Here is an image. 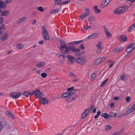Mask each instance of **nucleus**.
Segmentation results:
<instances>
[{"label": "nucleus", "mask_w": 135, "mask_h": 135, "mask_svg": "<svg viewBox=\"0 0 135 135\" xmlns=\"http://www.w3.org/2000/svg\"><path fill=\"white\" fill-rule=\"evenodd\" d=\"M32 92H33V94L36 98H40L43 96L42 94L40 92V90H39L36 89Z\"/></svg>", "instance_id": "423d86ee"}, {"label": "nucleus", "mask_w": 135, "mask_h": 135, "mask_svg": "<svg viewBox=\"0 0 135 135\" xmlns=\"http://www.w3.org/2000/svg\"><path fill=\"white\" fill-rule=\"evenodd\" d=\"M120 78L122 80H123L124 79L125 76L124 75H122L120 76Z\"/></svg>", "instance_id": "338daca9"}, {"label": "nucleus", "mask_w": 135, "mask_h": 135, "mask_svg": "<svg viewBox=\"0 0 135 135\" xmlns=\"http://www.w3.org/2000/svg\"><path fill=\"white\" fill-rule=\"evenodd\" d=\"M42 33H45V32H48L45 28V26L44 25H43L42 26Z\"/></svg>", "instance_id": "a19ab883"}, {"label": "nucleus", "mask_w": 135, "mask_h": 135, "mask_svg": "<svg viewBox=\"0 0 135 135\" xmlns=\"http://www.w3.org/2000/svg\"><path fill=\"white\" fill-rule=\"evenodd\" d=\"M40 103L43 105H46L48 103V100L45 98H42L40 99Z\"/></svg>", "instance_id": "1a4fd4ad"}, {"label": "nucleus", "mask_w": 135, "mask_h": 135, "mask_svg": "<svg viewBox=\"0 0 135 135\" xmlns=\"http://www.w3.org/2000/svg\"><path fill=\"white\" fill-rule=\"evenodd\" d=\"M71 49V51L76 53L80 51V49L75 48V46H72V49Z\"/></svg>", "instance_id": "aec40b11"}, {"label": "nucleus", "mask_w": 135, "mask_h": 135, "mask_svg": "<svg viewBox=\"0 0 135 135\" xmlns=\"http://www.w3.org/2000/svg\"><path fill=\"white\" fill-rule=\"evenodd\" d=\"M96 74L95 73H94L92 74L90 76V79L92 80V79H94L95 77Z\"/></svg>", "instance_id": "c03bdc74"}, {"label": "nucleus", "mask_w": 135, "mask_h": 135, "mask_svg": "<svg viewBox=\"0 0 135 135\" xmlns=\"http://www.w3.org/2000/svg\"><path fill=\"white\" fill-rule=\"evenodd\" d=\"M23 45L21 44H20L17 46V48L18 49H22L23 47Z\"/></svg>", "instance_id": "a18cd8bd"}, {"label": "nucleus", "mask_w": 135, "mask_h": 135, "mask_svg": "<svg viewBox=\"0 0 135 135\" xmlns=\"http://www.w3.org/2000/svg\"><path fill=\"white\" fill-rule=\"evenodd\" d=\"M102 42L101 41L99 42L96 45V47L98 48V49H102V47L101 46Z\"/></svg>", "instance_id": "c756f323"}, {"label": "nucleus", "mask_w": 135, "mask_h": 135, "mask_svg": "<svg viewBox=\"0 0 135 135\" xmlns=\"http://www.w3.org/2000/svg\"><path fill=\"white\" fill-rule=\"evenodd\" d=\"M37 8L38 10L41 12H42L44 11V8L41 6L37 7Z\"/></svg>", "instance_id": "49530a36"}, {"label": "nucleus", "mask_w": 135, "mask_h": 135, "mask_svg": "<svg viewBox=\"0 0 135 135\" xmlns=\"http://www.w3.org/2000/svg\"><path fill=\"white\" fill-rule=\"evenodd\" d=\"M62 51H60V56H59L60 60L62 63L63 62L64 60L65 57V53H63Z\"/></svg>", "instance_id": "9d476101"}, {"label": "nucleus", "mask_w": 135, "mask_h": 135, "mask_svg": "<svg viewBox=\"0 0 135 135\" xmlns=\"http://www.w3.org/2000/svg\"><path fill=\"white\" fill-rule=\"evenodd\" d=\"M111 126L109 125H106L105 128V129H106V130H110L111 129Z\"/></svg>", "instance_id": "de8ad7c7"}, {"label": "nucleus", "mask_w": 135, "mask_h": 135, "mask_svg": "<svg viewBox=\"0 0 135 135\" xmlns=\"http://www.w3.org/2000/svg\"><path fill=\"white\" fill-rule=\"evenodd\" d=\"M129 46L132 49V50H133L135 48V43L133 44L132 45Z\"/></svg>", "instance_id": "5fc2aeb1"}, {"label": "nucleus", "mask_w": 135, "mask_h": 135, "mask_svg": "<svg viewBox=\"0 0 135 135\" xmlns=\"http://www.w3.org/2000/svg\"><path fill=\"white\" fill-rule=\"evenodd\" d=\"M26 17H24L22 18L19 21H18L17 22L18 23H21L23 22L25 20H26Z\"/></svg>", "instance_id": "4c0bfd02"}, {"label": "nucleus", "mask_w": 135, "mask_h": 135, "mask_svg": "<svg viewBox=\"0 0 135 135\" xmlns=\"http://www.w3.org/2000/svg\"><path fill=\"white\" fill-rule=\"evenodd\" d=\"M0 12L1 16H6L8 14V11L7 10L2 11L1 9H0Z\"/></svg>", "instance_id": "f3484780"}, {"label": "nucleus", "mask_w": 135, "mask_h": 135, "mask_svg": "<svg viewBox=\"0 0 135 135\" xmlns=\"http://www.w3.org/2000/svg\"><path fill=\"white\" fill-rule=\"evenodd\" d=\"M65 57L68 59V62L70 65L72 64L75 60V59L74 57L70 55H67Z\"/></svg>", "instance_id": "20e7f679"}, {"label": "nucleus", "mask_w": 135, "mask_h": 135, "mask_svg": "<svg viewBox=\"0 0 135 135\" xmlns=\"http://www.w3.org/2000/svg\"><path fill=\"white\" fill-rule=\"evenodd\" d=\"M123 48L122 47H116V51L117 52H120L122 51L123 50Z\"/></svg>", "instance_id": "f704fd0d"}, {"label": "nucleus", "mask_w": 135, "mask_h": 135, "mask_svg": "<svg viewBox=\"0 0 135 135\" xmlns=\"http://www.w3.org/2000/svg\"><path fill=\"white\" fill-rule=\"evenodd\" d=\"M84 45L83 44H81L79 47V48L82 50H84L85 49V48L84 47Z\"/></svg>", "instance_id": "603ef678"}, {"label": "nucleus", "mask_w": 135, "mask_h": 135, "mask_svg": "<svg viewBox=\"0 0 135 135\" xmlns=\"http://www.w3.org/2000/svg\"><path fill=\"white\" fill-rule=\"evenodd\" d=\"M130 99V97H126V100L127 102H129Z\"/></svg>", "instance_id": "bf43d9fd"}, {"label": "nucleus", "mask_w": 135, "mask_h": 135, "mask_svg": "<svg viewBox=\"0 0 135 135\" xmlns=\"http://www.w3.org/2000/svg\"><path fill=\"white\" fill-rule=\"evenodd\" d=\"M93 8L94 12L97 14L99 13L100 12V9H99L97 6L94 7Z\"/></svg>", "instance_id": "393cba45"}, {"label": "nucleus", "mask_w": 135, "mask_h": 135, "mask_svg": "<svg viewBox=\"0 0 135 135\" xmlns=\"http://www.w3.org/2000/svg\"><path fill=\"white\" fill-rule=\"evenodd\" d=\"M109 3H107V4H104L103 3L102 4H101L100 5V7L101 8H104L105 7L107 6L108 4Z\"/></svg>", "instance_id": "864d4df0"}, {"label": "nucleus", "mask_w": 135, "mask_h": 135, "mask_svg": "<svg viewBox=\"0 0 135 135\" xmlns=\"http://www.w3.org/2000/svg\"><path fill=\"white\" fill-rule=\"evenodd\" d=\"M83 41V40H81L80 41H73L71 42H70L68 43V45H70V44H73L74 45L75 44H78L81 42Z\"/></svg>", "instance_id": "b1692460"}, {"label": "nucleus", "mask_w": 135, "mask_h": 135, "mask_svg": "<svg viewBox=\"0 0 135 135\" xmlns=\"http://www.w3.org/2000/svg\"><path fill=\"white\" fill-rule=\"evenodd\" d=\"M1 29H2V30L3 31L5 30V27H4V25H2L1 26Z\"/></svg>", "instance_id": "774afa93"}, {"label": "nucleus", "mask_w": 135, "mask_h": 135, "mask_svg": "<svg viewBox=\"0 0 135 135\" xmlns=\"http://www.w3.org/2000/svg\"><path fill=\"white\" fill-rule=\"evenodd\" d=\"M104 30L106 34L107 37L108 38H110L112 36V34L109 32V31L105 26H104Z\"/></svg>", "instance_id": "4468645a"}, {"label": "nucleus", "mask_w": 135, "mask_h": 135, "mask_svg": "<svg viewBox=\"0 0 135 135\" xmlns=\"http://www.w3.org/2000/svg\"><path fill=\"white\" fill-rule=\"evenodd\" d=\"M101 116L105 119H107L109 117V114L106 113H102Z\"/></svg>", "instance_id": "c85d7f7f"}, {"label": "nucleus", "mask_w": 135, "mask_h": 135, "mask_svg": "<svg viewBox=\"0 0 135 135\" xmlns=\"http://www.w3.org/2000/svg\"><path fill=\"white\" fill-rule=\"evenodd\" d=\"M59 8H56L51 11L50 13L52 14H55L57 13L59 11Z\"/></svg>", "instance_id": "bb28decb"}, {"label": "nucleus", "mask_w": 135, "mask_h": 135, "mask_svg": "<svg viewBox=\"0 0 135 135\" xmlns=\"http://www.w3.org/2000/svg\"><path fill=\"white\" fill-rule=\"evenodd\" d=\"M127 38L124 35H122L121 36L120 38V41L121 42H125L127 40Z\"/></svg>", "instance_id": "4be33fe9"}, {"label": "nucleus", "mask_w": 135, "mask_h": 135, "mask_svg": "<svg viewBox=\"0 0 135 135\" xmlns=\"http://www.w3.org/2000/svg\"><path fill=\"white\" fill-rule=\"evenodd\" d=\"M122 132V131H120L118 132H115L112 135H119Z\"/></svg>", "instance_id": "09e8293b"}, {"label": "nucleus", "mask_w": 135, "mask_h": 135, "mask_svg": "<svg viewBox=\"0 0 135 135\" xmlns=\"http://www.w3.org/2000/svg\"><path fill=\"white\" fill-rule=\"evenodd\" d=\"M134 27H133V26L132 25L128 29V31L129 32L132 31L134 29Z\"/></svg>", "instance_id": "4d7b16f0"}, {"label": "nucleus", "mask_w": 135, "mask_h": 135, "mask_svg": "<svg viewBox=\"0 0 135 135\" xmlns=\"http://www.w3.org/2000/svg\"><path fill=\"white\" fill-rule=\"evenodd\" d=\"M135 110V104L132 105L125 112L124 115L126 116Z\"/></svg>", "instance_id": "f03ea898"}, {"label": "nucleus", "mask_w": 135, "mask_h": 135, "mask_svg": "<svg viewBox=\"0 0 135 135\" xmlns=\"http://www.w3.org/2000/svg\"><path fill=\"white\" fill-rule=\"evenodd\" d=\"M68 75L71 77H73L74 78H76L77 77V76L75 75L74 73L72 72L69 73Z\"/></svg>", "instance_id": "72a5a7b5"}, {"label": "nucleus", "mask_w": 135, "mask_h": 135, "mask_svg": "<svg viewBox=\"0 0 135 135\" xmlns=\"http://www.w3.org/2000/svg\"><path fill=\"white\" fill-rule=\"evenodd\" d=\"M47 75L46 73H42L41 74V76L43 78H45Z\"/></svg>", "instance_id": "8fccbe9b"}, {"label": "nucleus", "mask_w": 135, "mask_h": 135, "mask_svg": "<svg viewBox=\"0 0 135 135\" xmlns=\"http://www.w3.org/2000/svg\"><path fill=\"white\" fill-rule=\"evenodd\" d=\"M69 97V95L68 92H65L61 95V97L63 98H66Z\"/></svg>", "instance_id": "a878e982"}, {"label": "nucleus", "mask_w": 135, "mask_h": 135, "mask_svg": "<svg viewBox=\"0 0 135 135\" xmlns=\"http://www.w3.org/2000/svg\"><path fill=\"white\" fill-rule=\"evenodd\" d=\"M79 17L81 18V20L83 19V18H84L85 17L84 16L83 14L82 15H80L79 16Z\"/></svg>", "instance_id": "680f3d73"}, {"label": "nucleus", "mask_w": 135, "mask_h": 135, "mask_svg": "<svg viewBox=\"0 0 135 135\" xmlns=\"http://www.w3.org/2000/svg\"><path fill=\"white\" fill-rule=\"evenodd\" d=\"M83 14L84 16L85 17L88 16L89 15V13L88 12H87L85 13H83Z\"/></svg>", "instance_id": "0e129e2a"}, {"label": "nucleus", "mask_w": 135, "mask_h": 135, "mask_svg": "<svg viewBox=\"0 0 135 135\" xmlns=\"http://www.w3.org/2000/svg\"><path fill=\"white\" fill-rule=\"evenodd\" d=\"M71 132V130L70 129H66L65 130L64 133L65 135H69Z\"/></svg>", "instance_id": "473e14b6"}, {"label": "nucleus", "mask_w": 135, "mask_h": 135, "mask_svg": "<svg viewBox=\"0 0 135 135\" xmlns=\"http://www.w3.org/2000/svg\"><path fill=\"white\" fill-rule=\"evenodd\" d=\"M6 114L7 115V116L11 118L14 119L15 117L13 114L9 111H7L5 112Z\"/></svg>", "instance_id": "5701e85b"}, {"label": "nucleus", "mask_w": 135, "mask_h": 135, "mask_svg": "<svg viewBox=\"0 0 135 135\" xmlns=\"http://www.w3.org/2000/svg\"><path fill=\"white\" fill-rule=\"evenodd\" d=\"M3 18L1 17H0V24L2 23L4 21Z\"/></svg>", "instance_id": "13d9d810"}, {"label": "nucleus", "mask_w": 135, "mask_h": 135, "mask_svg": "<svg viewBox=\"0 0 135 135\" xmlns=\"http://www.w3.org/2000/svg\"><path fill=\"white\" fill-rule=\"evenodd\" d=\"M42 34L43 37L45 40L47 41L49 40V37L48 32H45V33H42Z\"/></svg>", "instance_id": "ddd939ff"}, {"label": "nucleus", "mask_w": 135, "mask_h": 135, "mask_svg": "<svg viewBox=\"0 0 135 135\" xmlns=\"http://www.w3.org/2000/svg\"><path fill=\"white\" fill-rule=\"evenodd\" d=\"M118 9L120 11L121 13L123 12H124L123 11H124V10H123V8H122V7L118 8Z\"/></svg>", "instance_id": "6e6d98bb"}, {"label": "nucleus", "mask_w": 135, "mask_h": 135, "mask_svg": "<svg viewBox=\"0 0 135 135\" xmlns=\"http://www.w3.org/2000/svg\"><path fill=\"white\" fill-rule=\"evenodd\" d=\"M73 87H72L71 88H68L67 89V91H69V97H70L72 95V94H74V93L76 92V90H73Z\"/></svg>", "instance_id": "f8f14e48"}, {"label": "nucleus", "mask_w": 135, "mask_h": 135, "mask_svg": "<svg viewBox=\"0 0 135 135\" xmlns=\"http://www.w3.org/2000/svg\"><path fill=\"white\" fill-rule=\"evenodd\" d=\"M0 8L5 9L6 8V5L5 2L0 0Z\"/></svg>", "instance_id": "412c9836"}, {"label": "nucleus", "mask_w": 135, "mask_h": 135, "mask_svg": "<svg viewBox=\"0 0 135 135\" xmlns=\"http://www.w3.org/2000/svg\"><path fill=\"white\" fill-rule=\"evenodd\" d=\"M114 13L116 15L119 14L121 13L118 8L114 11Z\"/></svg>", "instance_id": "58836bf2"}, {"label": "nucleus", "mask_w": 135, "mask_h": 135, "mask_svg": "<svg viewBox=\"0 0 135 135\" xmlns=\"http://www.w3.org/2000/svg\"><path fill=\"white\" fill-rule=\"evenodd\" d=\"M70 0H68L66 1L62 2L61 3H60L59 4L60 5L65 4H66L69 3V2H70Z\"/></svg>", "instance_id": "79ce46f5"}, {"label": "nucleus", "mask_w": 135, "mask_h": 135, "mask_svg": "<svg viewBox=\"0 0 135 135\" xmlns=\"http://www.w3.org/2000/svg\"><path fill=\"white\" fill-rule=\"evenodd\" d=\"M77 97V95L76 94H72V95L67 98L66 100V102L68 103L69 102H71L75 100V99Z\"/></svg>", "instance_id": "0eeeda50"}, {"label": "nucleus", "mask_w": 135, "mask_h": 135, "mask_svg": "<svg viewBox=\"0 0 135 135\" xmlns=\"http://www.w3.org/2000/svg\"><path fill=\"white\" fill-rule=\"evenodd\" d=\"M8 31L6 32L0 37V39L2 41H5L8 39Z\"/></svg>", "instance_id": "6e6552de"}, {"label": "nucleus", "mask_w": 135, "mask_h": 135, "mask_svg": "<svg viewBox=\"0 0 135 135\" xmlns=\"http://www.w3.org/2000/svg\"><path fill=\"white\" fill-rule=\"evenodd\" d=\"M45 63L44 62H41L36 65V66L38 67H41L44 66Z\"/></svg>", "instance_id": "cd10ccee"}, {"label": "nucleus", "mask_w": 135, "mask_h": 135, "mask_svg": "<svg viewBox=\"0 0 135 135\" xmlns=\"http://www.w3.org/2000/svg\"><path fill=\"white\" fill-rule=\"evenodd\" d=\"M76 61L80 64L84 65L86 62V59L85 58L78 57L76 60Z\"/></svg>", "instance_id": "f257e3e1"}, {"label": "nucleus", "mask_w": 135, "mask_h": 135, "mask_svg": "<svg viewBox=\"0 0 135 135\" xmlns=\"http://www.w3.org/2000/svg\"><path fill=\"white\" fill-rule=\"evenodd\" d=\"M92 27L90 26H83L82 28V29L83 31H84L88 30V29Z\"/></svg>", "instance_id": "2f4dec72"}, {"label": "nucleus", "mask_w": 135, "mask_h": 135, "mask_svg": "<svg viewBox=\"0 0 135 135\" xmlns=\"http://www.w3.org/2000/svg\"><path fill=\"white\" fill-rule=\"evenodd\" d=\"M100 114V111H98L97 112V114L94 117L95 119H96L98 117Z\"/></svg>", "instance_id": "37998d69"}, {"label": "nucleus", "mask_w": 135, "mask_h": 135, "mask_svg": "<svg viewBox=\"0 0 135 135\" xmlns=\"http://www.w3.org/2000/svg\"><path fill=\"white\" fill-rule=\"evenodd\" d=\"M106 56H104L101 58V62H102L106 59Z\"/></svg>", "instance_id": "e2e57ef3"}, {"label": "nucleus", "mask_w": 135, "mask_h": 135, "mask_svg": "<svg viewBox=\"0 0 135 135\" xmlns=\"http://www.w3.org/2000/svg\"><path fill=\"white\" fill-rule=\"evenodd\" d=\"M71 49H72V46H68V47H67V46H66V48H65V50H64V51H62L63 52V53H65V54H69V50H70L71 51Z\"/></svg>", "instance_id": "dca6fc26"}, {"label": "nucleus", "mask_w": 135, "mask_h": 135, "mask_svg": "<svg viewBox=\"0 0 135 135\" xmlns=\"http://www.w3.org/2000/svg\"><path fill=\"white\" fill-rule=\"evenodd\" d=\"M99 35V34L98 33H95L90 35L88 36V38L89 39L96 38L98 37Z\"/></svg>", "instance_id": "9b49d317"}, {"label": "nucleus", "mask_w": 135, "mask_h": 135, "mask_svg": "<svg viewBox=\"0 0 135 135\" xmlns=\"http://www.w3.org/2000/svg\"><path fill=\"white\" fill-rule=\"evenodd\" d=\"M89 109H86L82 114L81 117V118L83 119L85 118L89 113Z\"/></svg>", "instance_id": "2eb2a0df"}, {"label": "nucleus", "mask_w": 135, "mask_h": 135, "mask_svg": "<svg viewBox=\"0 0 135 135\" xmlns=\"http://www.w3.org/2000/svg\"><path fill=\"white\" fill-rule=\"evenodd\" d=\"M101 58L99 57L98 58L97 60L96 63H94V65H97L98 64H99L101 63L102 62H101Z\"/></svg>", "instance_id": "7c9ffc66"}, {"label": "nucleus", "mask_w": 135, "mask_h": 135, "mask_svg": "<svg viewBox=\"0 0 135 135\" xmlns=\"http://www.w3.org/2000/svg\"><path fill=\"white\" fill-rule=\"evenodd\" d=\"M61 47H59V49L60 51H64V49L67 46L65 42L63 40H61L60 42Z\"/></svg>", "instance_id": "39448f33"}, {"label": "nucleus", "mask_w": 135, "mask_h": 135, "mask_svg": "<svg viewBox=\"0 0 135 135\" xmlns=\"http://www.w3.org/2000/svg\"><path fill=\"white\" fill-rule=\"evenodd\" d=\"M133 50H132V49L131 48L130 46H128L126 49V51L128 53H129L132 52Z\"/></svg>", "instance_id": "e433bc0d"}, {"label": "nucleus", "mask_w": 135, "mask_h": 135, "mask_svg": "<svg viewBox=\"0 0 135 135\" xmlns=\"http://www.w3.org/2000/svg\"><path fill=\"white\" fill-rule=\"evenodd\" d=\"M33 94V92L30 93L29 91H27L25 92L23 94L24 96L28 97L32 95Z\"/></svg>", "instance_id": "6ab92c4d"}, {"label": "nucleus", "mask_w": 135, "mask_h": 135, "mask_svg": "<svg viewBox=\"0 0 135 135\" xmlns=\"http://www.w3.org/2000/svg\"><path fill=\"white\" fill-rule=\"evenodd\" d=\"M62 0H56L55 2V4H56L57 3H59Z\"/></svg>", "instance_id": "052dcab7"}, {"label": "nucleus", "mask_w": 135, "mask_h": 135, "mask_svg": "<svg viewBox=\"0 0 135 135\" xmlns=\"http://www.w3.org/2000/svg\"><path fill=\"white\" fill-rule=\"evenodd\" d=\"M118 113L111 112L109 113V116L110 117L116 118L118 117Z\"/></svg>", "instance_id": "a211bd4d"}, {"label": "nucleus", "mask_w": 135, "mask_h": 135, "mask_svg": "<svg viewBox=\"0 0 135 135\" xmlns=\"http://www.w3.org/2000/svg\"><path fill=\"white\" fill-rule=\"evenodd\" d=\"M22 94V93L13 92L10 93L11 97L13 99H17Z\"/></svg>", "instance_id": "7ed1b4c3"}, {"label": "nucleus", "mask_w": 135, "mask_h": 135, "mask_svg": "<svg viewBox=\"0 0 135 135\" xmlns=\"http://www.w3.org/2000/svg\"><path fill=\"white\" fill-rule=\"evenodd\" d=\"M122 8H123V11L124 12H125L126 11L128 8V7L127 5H124L122 7Z\"/></svg>", "instance_id": "ea45409f"}, {"label": "nucleus", "mask_w": 135, "mask_h": 135, "mask_svg": "<svg viewBox=\"0 0 135 135\" xmlns=\"http://www.w3.org/2000/svg\"><path fill=\"white\" fill-rule=\"evenodd\" d=\"M108 80V78H107L104 80L100 85V86L101 87H102L103 86L106 84Z\"/></svg>", "instance_id": "c9c22d12"}, {"label": "nucleus", "mask_w": 135, "mask_h": 135, "mask_svg": "<svg viewBox=\"0 0 135 135\" xmlns=\"http://www.w3.org/2000/svg\"><path fill=\"white\" fill-rule=\"evenodd\" d=\"M44 41L43 40H41L39 41L38 44H44Z\"/></svg>", "instance_id": "69168bd1"}, {"label": "nucleus", "mask_w": 135, "mask_h": 135, "mask_svg": "<svg viewBox=\"0 0 135 135\" xmlns=\"http://www.w3.org/2000/svg\"><path fill=\"white\" fill-rule=\"evenodd\" d=\"M94 17L93 16H91L88 18V20L89 21H94Z\"/></svg>", "instance_id": "3c124183"}]
</instances>
